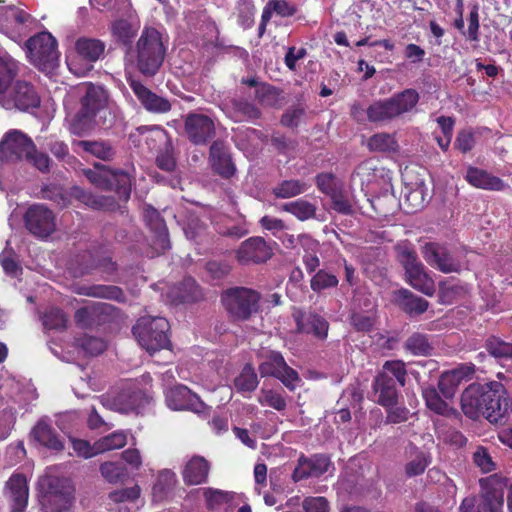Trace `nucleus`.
<instances>
[{"label":"nucleus","mask_w":512,"mask_h":512,"mask_svg":"<svg viewBox=\"0 0 512 512\" xmlns=\"http://www.w3.org/2000/svg\"><path fill=\"white\" fill-rule=\"evenodd\" d=\"M508 399L501 382L472 383L461 394V409L471 420L482 416L491 424L503 425L508 419Z\"/></svg>","instance_id":"1"},{"label":"nucleus","mask_w":512,"mask_h":512,"mask_svg":"<svg viewBox=\"0 0 512 512\" xmlns=\"http://www.w3.org/2000/svg\"><path fill=\"white\" fill-rule=\"evenodd\" d=\"M167 52V42L154 27H144L135 48L127 56L135 68L145 77L155 76L163 65Z\"/></svg>","instance_id":"2"},{"label":"nucleus","mask_w":512,"mask_h":512,"mask_svg":"<svg viewBox=\"0 0 512 512\" xmlns=\"http://www.w3.org/2000/svg\"><path fill=\"white\" fill-rule=\"evenodd\" d=\"M0 160H25L42 173L50 171L51 159L48 154L39 151L33 140L19 130L9 131L0 141Z\"/></svg>","instance_id":"3"},{"label":"nucleus","mask_w":512,"mask_h":512,"mask_svg":"<svg viewBox=\"0 0 512 512\" xmlns=\"http://www.w3.org/2000/svg\"><path fill=\"white\" fill-rule=\"evenodd\" d=\"M108 101L109 94L103 86L88 83L80 99V109L71 121V132L78 136L90 132L97 124V115L106 110Z\"/></svg>","instance_id":"4"},{"label":"nucleus","mask_w":512,"mask_h":512,"mask_svg":"<svg viewBox=\"0 0 512 512\" xmlns=\"http://www.w3.org/2000/svg\"><path fill=\"white\" fill-rule=\"evenodd\" d=\"M419 100V92L416 89L407 88L389 98L372 102L366 109V116L371 123L387 124L412 112Z\"/></svg>","instance_id":"5"},{"label":"nucleus","mask_w":512,"mask_h":512,"mask_svg":"<svg viewBox=\"0 0 512 512\" xmlns=\"http://www.w3.org/2000/svg\"><path fill=\"white\" fill-rule=\"evenodd\" d=\"M392 175L393 172L390 169L373 160H365L355 168L351 181H358L362 191L374 196L392 192Z\"/></svg>","instance_id":"6"},{"label":"nucleus","mask_w":512,"mask_h":512,"mask_svg":"<svg viewBox=\"0 0 512 512\" xmlns=\"http://www.w3.org/2000/svg\"><path fill=\"white\" fill-rule=\"evenodd\" d=\"M84 176L91 184L102 190L114 191L120 200L127 202L131 195V176L123 170H113L96 163L93 169H84Z\"/></svg>","instance_id":"7"},{"label":"nucleus","mask_w":512,"mask_h":512,"mask_svg":"<svg viewBox=\"0 0 512 512\" xmlns=\"http://www.w3.org/2000/svg\"><path fill=\"white\" fill-rule=\"evenodd\" d=\"M261 294L248 287L226 288V314L232 322H245L260 311Z\"/></svg>","instance_id":"8"},{"label":"nucleus","mask_w":512,"mask_h":512,"mask_svg":"<svg viewBox=\"0 0 512 512\" xmlns=\"http://www.w3.org/2000/svg\"><path fill=\"white\" fill-rule=\"evenodd\" d=\"M169 323L163 317L143 316L133 327V334L138 343L150 354L167 348Z\"/></svg>","instance_id":"9"},{"label":"nucleus","mask_w":512,"mask_h":512,"mask_svg":"<svg viewBox=\"0 0 512 512\" xmlns=\"http://www.w3.org/2000/svg\"><path fill=\"white\" fill-rule=\"evenodd\" d=\"M38 487L43 496V504L51 511L62 512L71 507L74 489L69 479L45 474L39 478Z\"/></svg>","instance_id":"10"},{"label":"nucleus","mask_w":512,"mask_h":512,"mask_svg":"<svg viewBox=\"0 0 512 512\" xmlns=\"http://www.w3.org/2000/svg\"><path fill=\"white\" fill-rule=\"evenodd\" d=\"M31 63L41 71L53 69L58 62L57 41L49 32H40L26 41Z\"/></svg>","instance_id":"11"},{"label":"nucleus","mask_w":512,"mask_h":512,"mask_svg":"<svg viewBox=\"0 0 512 512\" xmlns=\"http://www.w3.org/2000/svg\"><path fill=\"white\" fill-rule=\"evenodd\" d=\"M41 98L36 87L25 80H17L0 99L6 110L29 111L40 106Z\"/></svg>","instance_id":"12"},{"label":"nucleus","mask_w":512,"mask_h":512,"mask_svg":"<svg viewBox=\"0 0 512 512\" xmlns=\"http://www.w3.org/2000/svg\"><path fill=\"white\" fill-rule=\"evenodd\" d=\"M402 179L404 182L403 206L406 213H415L425 206L427 188L422 175L413 167L406 166Z\"/></svg>","instance_id":"13"},{"label":"nucleus","mask_w":512,"mask_h":512,"mask_svg":"<svg viewBox=\"0 0 512 512\" xmlns=\"http://www.w3.org/2000/svg\"><path fill=\"white\" fill-rule=\"evenodd\" d=\"M74 50L77 57L82 60L88 67L77 68L74 61L68 62V67L75 75H84L86 71L93 68V64L103 59L106 55V43L98 38L82 36L76 39Z\"/></svg>","instance_id":"14"},{"label":"nucleus","mask_w":512,"mask_h":512,"mask_svg":"<svg viewBox=\"0 0 512 512\" xmlns=\"http://www.w3.org/2000/svg\"><path fill=\"white\" fill-rule=\"evenodd\" d=\"M258 370L262 377L271 376L279 379L290 391H293L295 383L300 381L297 371L287 365L278 351H269Z\"/></svg>","instance_id":"15"},{"label":"nucleus","mask_w":512,"mask_h":512,"mask_svg":"<svg viewBox=\"0 0 512 512\" xmlns=\"http://www.w3.org/2000/svg\"><path fill=\"white\" fill-rule=\"evenodd\" d=\"M483 493L474 512H502L504 504V487L507 480L504 476L494 474L480 480Z\"/></svg>","instance_id":"16"},{"label":"nucleus","mask_w":512,"mask_h":512,"mask_svg":"<svg viewBox=\"0 0 512 512\" xmlns=\"http://www.w3.org/2000/svg\"><path fill=\"white\" fill-rule=\"evenodd\" d=\"M184 131L194 145H205L216 135L213 119L202 113H188L184 121Z\"/></svg>","instance_id":"17"},{"label":"nucleus","mask_w":512,"mask_h":512,"mask_svg":"<svg viewBox=\"0 0 512 512\" xmlns=\"http://www.w3.org/2000/svg\"><path fill=\"white\" fill-rule=\"evenodd\" d=\"M165 398L167 406L173 410H190L200 414L211 408L184 385H176L168 389Z\"/></svg>","instance_id":"18"},{"label":"nucleus","mask_w":512,"mask_h":512,"mask_svg":"<svg viewBox=\"0 0 512 512\" xmlns=\"http://www.w3.org/2000/svg\"><path fill=\"white\" fill-rule=\"evenodd\" d=\"M235 254L240 265H258L267 262L273 252L262 237H251L242 242Z\"/></svg>","instance_id":"19"},{"label":"nucleus","mask_w":512,"mask_h":512,"mask_svg":"<svg viewBox=\"0 0 512 512\" xmlns=\"http://www.w3.org/2000/svg\"><path fill=\"white\" fill-rule=\"evenodd\" d=\"M127 82L145 110L155 114H164L171 110L172 106L167 98L157 95L140 80L128 78Z\"/></svg>","instance_id":"20"},{"label":"nucleus","mask_w":512,"mask_h":512,"mask_svg":"<svg viewBox=\"0 0 512 512\" xmlns=\"http://www.w3.org/2000/svg\"><path fill=\"white\" fill-rule=\"evenodd\" d=\"M330 465V458L325 454H314L311 457L301 455L292 473V479L298 482L310 477L318 478L328 471Z\"/></svg>","instance_id":"21"},{"label":"nucleus","mask_w":512,"mask_h":512,"mask_svg":"<svg viewBox=\"0 0 512 512\" xmlns=\"http://www.w3.org/2000/svg\"><path fill=\"white\" fill-rule=\"evenodd\" d=\"M393 302L410 318L424 314L429 308V302L408 289L401 288L393 292Z\"/></svg>","instance_id":"22"},{"label":"nucleus","mask_w":512,"mask_h":512,"mask_svg":"<svg viewBox=\"0 0 512 512\" xmlns=\"http://www.w3.org/2000/svg\"><path fill=\"white\" fill-rule=\"evenodd\" d=\"M423 257L430 265H435L443 273L458 272L460 264L453 259L446 248L429 242L423 246Z\"/></svg>","instance_id":"23"},{"label":"nucleus","mask_w":512,"mask_h":512,"mask_svg":"<svg viewBox=\"0 0 512 512\" xmlns=\"http://www.w3.org/2000/svg\"><path fill=\"white\" fill-rule=\"evenodd\" d=\"M6 494L10 500L11 512H24L29 498L26 477L22 474H13L7 481Z\"/></svg>","instance_id":"24"},{"label":"nucleus","mask_w":512,"mask_h":512,"mask_svg":"<svg viewBox=\"0 0 512 512\" xmlns=\"http://www.w3.org/2000/svg\"><path fill=\"white\" fill-rule=\"evenodd\" d=\"M140 394L130 390H123L118 394L108 393L100 397V403L113 411L127 414L139 407Z\"/></svg>","instance_id":"25"},{"label":"nucleus","mask_w":512,"mask_h":512,"mask_svg":"<svg viewBox=\"0 0 512 512\" xmlns=\"http://www.w3.org/2000/svg\"><path fill=\"white\" fill-rule=\"evenodd\" d=\"M297 331L299 333L313 334L316 338L324 340L327 338L329 323L321 315L310 312L294 314Z\"/></svg>","instance_id":"26"},{"label":"nucleus","mask_w":512,"mask_h":512,"mask_svg":"<svg viewBox=\"0 0 512 512\" xmlns=\"http://www.w3.org/2000/svg\"><path fill=\"white\" fill-rule=\"evenodd\" d=\"M373 390L378 394L377 403L383 407L396 406L398 390L395 379L386 372H379L373 381Z\"/></svg>","instance_id":"27"},{"label":"nucleus","mask_w":512,"mask_h":512,"mask_svg":"<svg viewBox=\"0 0 512 512\" xmlns=\"http://www.w3.org/2000/svg\"><path fill=\"white\" fill-rule=\"evenodd\" d=\"M464 179L472 187L482 190L502 191L505 188L502 179L475 166H468Z\"/></svg>","instance_id":"28"},{"label":"nucleus","mask_w":512,"mask_h":512,"mask_svg":"<svg viewBox=\"0 0 512 512\" xmlns=\"http://www.w3.org/2000/svg\"><path fill=\"white\" fill-rule=\"evenodd\" d=\"M71 196L94 210L115 211L119 208L114 197L96 195L80 187H73Z\"/></svg>","instance_id":"29"},{"label":"nucleus","mask_w":512,"mask_h":512,"mask_svg":"<svg viewBox=\"0 0 512 512\" xmlns=\"http://www.w3.org/2000/svg\"><path fill=\"white\" fill-rule=\"evenodd\" d=\"M139 26L126 19H118L111 25V36L114 42L125 50V55L133 48V42L137 36Z\"/></svg>","instance_id":"30"},{"label":"nucleus","mask_w":512,"mask_h":512,"mask_svg":"<svg viewBox=\"0 0 512 512\" xmlns=\"http://www.w3.org/2000/svg\"><path fill=\"white\" fill-rule=\"evenodd\" d=\"M31 435L36 442L48 449L60 451L64 448L57 433L45 418L37 422L31 431Z\"/></svg>","instance_id":"31"},{"label":"nucleus","mask_w":512,"mask_h":512,"mask_svg":"<svg viewBox=\"0 0 512 512\" xmlns=\"http://www.w3.org/2000/svg\"><path fill=\"white\" fill-rule=\"evenodd\" d=\"M208 471L207 460L201 456H193L184 468L183 479L188 484L198 485L206 480Z\"/></svg>","instance_id":"32"},{"label":"nucleus","mask_w":512,"mask_h":512,"mask_svg":"<svg viewBox=\"0 0 512 512\" xmlns=\"http://www.w3.org/2000/svg\"><path fill=\"white\" fill-rule=\"evenodd\" d=\"M73 145L84 153L90 154L103 161L112 160L116 153L114 147L109 142L105 141L79 140L74 142Z\"/></svg>","instance_id":"33"},{"label":"nucleus","mask_w":512,"mask_h":512,"mask_svg":"<svg viewBox=\"0 0 512 512\" xmlns=\"http://www.w3.org/2000/svg\"><path fill=\"white\" fill-rule=\"evenodd\" d=\"M371 205L378 215V221H389V217L398 209L397 199L392 192L374 195Z\"/></svg>","instance_id":"34"},{"label":"nucleus","mask_w":512,"mask_h":512,"mask_svg":"<svg viewBox=\"0 0 512 512\" xmlns=\"http://www.w3.org/2000/svg\"><path fill=\"white\" fill-rule=\"evenodd\" d=\"M54 213L45 204L34 203L23 213L24 224H54Z\"/></svg>","instance_id":"35"},{"label":"nucleus","mask_w":512,"mask_h":512,"mask_svg":"<svg viewBox=\"0 0 512 512\" xmlns=\"http://www.w3.org/2000/svg\"><path fill=\"white\" fill-rule=\"evenodd\" d=\"M367 147L371 152L380 153L397 152L399 149L395 135L387 132H378L370 136L367 141Z\"/></svg>","instance_id":"36"},{"label":"nucleus","mask_w":512,"mask_h":512,"mask_svg":"<svg viewBox=\"0 0 512 512\" xmlns=\"http://www.w3.org/2000/svg\"><path fill=\"white\" fill-rule=\"evenodd\" d=\"M404 348L415 356H431L434 347L426 334L420 332L412 333L405 341Z\"/></svg>","instance_id":"37"},{"label":"nucleus","mask_w":512,"mask_h":512,"mask_svg":"<svg viewBox=\"0 0 512 512\" xmlns=\"http://www.w3.org/2000/svg\"><path fill=\"white\" fill-rule=\"evenodd\" d=\"M197 285L191 278L185 279L179 286L172 287L168 292L171 303L195 301L198 298Z\"/></svg>","instance_id":"38"},{"label":"nucleus","mask_w":512,"mask_h":512,"mask_svg":"<svg viewBox=\"0 0 512 512\" xmlns=\"http://www.w3.org/2000/svg\"><path fill=\"white\" fill-rule=\"evenodd\" d=\"M309 185L299 179L283 180L272 190L273 195L279 199H287L305 193Z\"/></svg>","instance_id":"39"},{"label":"nucleus","mask_w":512,"mask_h":512,"mask_svg":"<svg viewBox=\"0 0 512 512\" xmlns=\"http://www.w3.org/2000/svg\"><path fill=\"white\" fill-rule=\"evenodd\" d=\"M175 483L176 475L173 471L169 469L159 471L152 489L154 500H163L173 489Z\"/></svg>","instance_id":"40"},{"label":"nucleus","mask_w":512,"mask_h":512,"mask_svg":"<svg viewBox=\"0 0 512 512\" xmlns=\"http://www.w3.org/2000/svg\"><path fill=\"white\" fill-rule=\"evenodd\" d=\"M412 449L411 459L405 464L404 468L405 475L408 478L423 474L431 462V457L428 453L419 450L416 446H413Z\"/></svg>","instance_id":"41"},{"label":"nucleus","mask_w":512,"mask_h":512,"mask_svg":"<svg viewBox=\"0 0 512 512\" xmlns=\"http://www.w3.org/2000/svg\"><path fill=\"white\" fill-rule=\"evenodd\" d=\"M484 347L486 351L496 360L512 359V343L506 342L494 335L485 340Z\"/></svg>","instance_id":"42"},{"label":"nucleus","mask_w":512,"mask_h":512,"mask_svg":"<svg viewBox=\"0 0 512 512\" xmlns=\"http://www.w3.org/2000/svg\"><path fill=\"white\" fill-rule=\"evenodd\" d=\"M258 377L250 363L244 365L241 373L234 379V386L238 392H253L258 386Z\"/></svg>","instance_id":"43"},{"label":"nucleus","mask_w":512,"mask_h":512,"mask_svg":"<svg viewBox=\"0 0 512 512\" xmlns=\"http://www.w3.org/2000/svg\"><path fill=\"white\" fill-rule=\"evenodd\" d=\"M399 261L405 269L407 279L426 273L414 250L404 248L399 252Z\"/></svg>","instance_id":"44"},{"label":"nucleus","mask_w":512,"mask_h":512,"mask_svg":"<svg viewBox=\"0 0 512 512\" xmlns=\"http://www.w3.org/2000/svg\"><path fill=\"white\" fill-rule=\"evenodd\" d=\"M149 244L153 250L151 257L158 255L170 247L167 226H149Z\"/></svg>","instance_id":"45"},{"label":"nucleus","mask_w":512,"mask_h":512,"mask_svg":"<svg viewBox=\"0 0 512 512\" xmlns=\"http://www.w3.org/2000/svg\"><path fill=\"white\" fill-rule=\"evenodd\" d=\"M286 212L291 213L300 221L313 218L316 213V206L304 199H298L283 205Z\"/></svg>","instance_id":"46"},{"label":"nucleus","mask_w":512,"mask_h":512,"mask_svg":"<svg viewBox=\"0 0 512 512\" xmlns=\"http://www.w3.org/2000/svg\"><path fill=\"white\" fill-rule=\"evenodd\" d=\"M127 444V434L124 431H115L96 441V449L102 454L111 450L120 449Z\"/></svg>","instance_id":"47"},{"label":"nucleus","mask_w":512,"mask_h":512,"mask_svg":"<svg viewBox=\"0 0 512 512\" xmlns=\"http://www.w3.org/2000/svg\"><path fill=\"white\" fill-rule=\"evenodd\" d=\"M208 163L215 174L224 177V141L217 139L209 148Z\"/></svg>","instance_id":"48"},{"label":"nucleus","mask_w":512,"mask_h":512,"mask_svg":"<svg viewBox=\"0 0 512 512\" xmlns=\"http://www.w3.org/2000/svg\"><path fill=\"white\" fill-rule=\"evenodd\" d=\"M76 346L84 355L97 356L106 349V342L99 337L84 335L76 340Z\"/></svg>","instance_id":"49"},{"label":"nucleus","mask_w":512,"mask_h":512,"mask_svg":"<svg viewBox=\"0 0 512 512\" xmlns=\"http://www.w3.org/2000/svg\"><path fill=\"white\" fill-rule=\"evenodd\" d=\"M280 90L268 83H261L255 91V98L260 105L275 107L279 102Z\"/></svg>","instance_id":"50"},{"label":"nucleus","mask_w":512,"mask_h":512,"mask_svg":"<svg viewBox=\"0 0 512 512\" xmlns=\"http://www.w3.org/2000/svg\"><path fill=\"white\" fill-rule=\"evenodd\" d=\"M423 398L427 407L437 414H444L447 410V403L441 398L437 389L433 385L423 388Z\"/></svg>","instance_id":"51"},{"label":"nucleus","mask_w":512,"mask_h":512,"mask_svg":"<svg viewBox=\"0 0 512 512\" xmlns=\"http://www.w3.org/2000/svg\"><path fill=\"white\" fill-rule=\"evenodd\" d=\"M315 184L325 195L332 197L340 192L336 176L333 173L322 172L316 175Z\"/></svg>","instance_id":"52"},{"label":"nucleus","mask_w":512,"mask_h":512,"mask_svg":"<svg viewBox=\"0 0 512 512\" xmlns=\"http://www.w3.org/2000/svg\"><path fill=\"white\" fill-rule=\"evenodd\" d=\"M69 441L72 445L74 455H76L77 457L89 459L96 455H99L98 449H96V442L91 444L87 440L79 439L72 436L69 437Z\"/></svg>","instance_id":"53"},{"label":"nucleus","mask_w":512,"mask_h":512,"mask_svg":"<svg viewBox=\"0 0 512 512\" xmlns=\"http://www.w3.org/2000/svg\"><path fill=\"white\" fill-rule=\"evenodd\" d=\"M42 322L45 329L59 330L66 327L67 318L60 309L51 308L43 315Z\"/></svg>","instance_id":"54"},{"label":"nucleus","mask_w":512,"mask_h":512,"mask_svg":"<svg viewBox=\"0 0 512 512\" xmlns=\"http://www.w3.org/2000/svg\"><path fill=\"white\" fill-rule=\"evenodd\" d=\"M41 194L43 199L53 201L61 207H65L69 203L68 195L56 184L44 185L41 189Z\"/></svg>","instance_id":"55"},{"label":"nucleus","mask_w":512,"mask_h":512,"mask_svg":"<svg viewBox=\"0 0 512 512\" xmlns=\"http://www.w3.org/2000/svg\"><path fill=\"white\" fill-rule=\"evenodd\" d=\"M337 285V277L325 270H319L311 279V289L314 292H320L324 289L336 287Z\"/></svg>","instance_id":"56"},{"label":"nucleus","mask_w":512,"mask_h":512,"mask_svg":"<svg viewBox=\"0 0 512 512\" xmlns=\"http://www.w3.org/2000/svg\"><path fill=\"white\" fill-rule=\"evenodd\" d=\"M258 401L262 405L266 404L276 409L277 411H283L286 409L287 406L286 400L283 397V395L271 389H262Z\"/></svg>","instance_id":"57"},{"label":"nucleus","mask_w":512,"mask_h":512,"mask_svg":"<svg viewBox=\"0 0 512 512\" xmlns=\"http://www.w3.org/2000/svg\"><path fill=\"white\" fill-rule=\"evenodd\" d=\"M5 20L7 22V26H23L26 23L32 21V17L29 13L24 10L17 8L15 6H9L5 10Z\"/></svg>","instance_id":"58"},{"label":"nucleus","mask_w":512,"mask_h":512,"mask_svg":"<svg viewBox=\"0 0 512 512\" xmlns=\"http://www.w3.org/2000/svg\"><path fill=\"white\" fill-rule=\"evenodd\" d=\"M381 372L392 374L395 381H397L402 387L405 386L407 370L405 363L402 360L386 361Z\"/></svg>","instance_id":"59"},{"label":"nucleus","mask_w":512,"mask_h":512,"mask_svg":"<svg viewBox=\"0 0 512 512\" xmlns=\"http://www.w3.org/2000/svg\"><path fill=\"white\" fill-rule=\"evenodd\" d=\"M461 383L449 371L441 374L438 381V389L446 399L454 397L458 386Z\"/></svg>","instance_id":"60"},{"label":"nucleus","mask_w":512,"mask_h":512,"mask_svg":"<svg viewBox=\"0 0 512 512\" xmlns=\"http://www.w3.org/2000/svg\"><path fill=\"white\" fill-rule=\"evenodd\" d=\"M81 293L92 297L118 299L121 295V290L115 286L96 285L83 288Z\"/></svg>","instance_id":"61"},{"label":"nucleus","mask_w":512,"mask_h":512,"mask_svg":"<svg viewBox=\"0 0 512 512\" xmlns=\"http://www.w3.org/2000/svg\"><path fill=\"white\" fill-rule=\"evenodd\" d=\"M102 476L110 483L119 482L125 475V468L115 462H105L100 466Z\"/></svg>","instance_id":"62"},{"label":"nucleus","mask_w":512,"mask_h":512,"mask_svg":"<svg viewBox=\"0 0 512 512\" xmlns=\"http://www.w3.org/2000/svg\"><path fill=\"white\" fill-rule=\"evenodd\" d=\"M305 115V109L301 106H294L287 109L281 116L280 123L287 128H296Z\"/></svg>","instance_id":"63"},{"label":"nucleus","mask_w":512,"mask_h":512,"mask_svg":"<svg viewBox=\"0 0 512 512\" xmlns=\"http://www.w3.org/2000/svg\"><path fill=\"white\" fill-rule=\"evenodd\" d=\"M305 512H330L329 501L323 496H308L302 501Z\"/></svg>","instance_id":"64"}]
</instances>
